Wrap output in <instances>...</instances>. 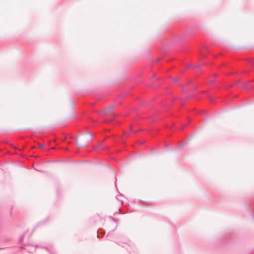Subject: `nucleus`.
<instances>
[{"instance_id":"nucleus-1","label":"nucleus","mask_w":254,"mask_h":254,"mask_svg":"<svg viewBox=\"0 0 254 254\" xmlns=\"http://www.w3.org/2000/svg\"><path fill=\"white\" fill-rule=\"evenodd\" d=\"M92 140V136L90 134L79 136L76 139V144L79 147H86L87 142Z\"/></svg>"},{"instance_id":"nucleus-2","label":"nucleus","mask_w":254,"mask_h":254,"mask_svg":"<svg viewBox=\"0 0 254 254\" xmlns=\"http://www.w3.org/2000/svg\"><path fill=\"white\" fill-rule=\"evenodd\" d=\"M113 108H114V107L112 106L108 107L107 109H106L105 113L106 114L108 113L109 112H110V111L113 110Z\"/></svg>"},{"instance_id":"nucleus-3","label":"nucleus","mask_w":254,"mask_h":254,"mask_svg":"<svg viewBox=\"0 0 254 254\" xmlns=\"http://www.w3.org/2000/svg\"><path fill=\"white\" fill-rule=\"evenodd\" d=\"M38 146H39V147L42 148L44 147V144H39Z\"/></svg>"},{"instance_id":"nucleus-4","label":"nucleus","mask_w":254,"mask_h":254,"mask_svg":"<svg viewBox=\"0 0 254 254\" xmlns=\"http://www.w3.org/2000/svg\"><path fill=\"white\" fill-rule=\"evenodd\" d=\"M52 149H55V148H54V147H52Z\"/></svg>"}]
</instances>
